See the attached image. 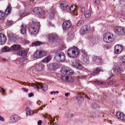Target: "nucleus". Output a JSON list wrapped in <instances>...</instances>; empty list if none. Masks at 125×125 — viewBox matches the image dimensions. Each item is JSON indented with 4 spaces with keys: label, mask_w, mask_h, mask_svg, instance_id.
Wrapping results in <instances>:
<instances>
[{
    "label": "nucleus",
    "mask_w": 125,
    "mask_h": 125,
    "mask_svg": "<svg viewBox=\"0 0 125 125\" xmlns=\"http://www.w3.org/2000/svg\"><path fill=\"white\" fill-rule=\"evenodd\" d=\"M80 50L76 46H74L68 49L67 54L70 57L76 58L78 55Z\"/></svg>",
    "instance_id": "obj_1"
},
{
    "label": "nucleus",
    "mask_w": 125,
    "mask_h": 125,
    "mask_svg": "<svg viewBox=\"0 0 125 125\" xmlns=\"http://www.w3.org/2000/svg\"><path fill=\"white\" fill-rule=\"evenodd\" d=\"M39 27V23L33 22L29 28V32L31 34H35L38 32Z\"/></svg>",
    "instance_id": "obj_2"
},
{
    "label": "nucleus",
    "mask_w": 125,
    "mask_h": 125,
    "mask_svg": "<svg viewBox=\"0 0 125 125\" xmlns=\"http://www.w3.org/2000/svg\"><path fill=\"white\" fill-rule=\"evenodd\" d=\"M115 39L114 35L112 33L110 32H107L105 33L103 37L104 41L107 43H110L113 42Z\"/></svg>",
    "instance_id": "obj_3"
},
{
    "label": "nucleus",
    "mask_w": 125,
    "mask_h": 125,
    "mask_svg": "<svg viewBox=\"0 0 125 125\" xmlns=\"http://www.w3.org/2000/svg\"><path fill=\"white\" fill-rule=\"evenodd\" d=\"M102 70L100 68H97L95 69L94 71L93 72V73H91L90 74H88L87 76H83L81 77H79V79H85L87 80L88 78H91L93 76H95V73L98 74V73L101 71Z\"/></svg>",
    "instance_id": "obj_4"
},
{
    "label": "nucleus",
    "mask_w": 125,
    "mask_h": 125,
    "mask_svg": "<svg viewBox=\"0 0 125 125\" xmlns=\"http://www.w3.org/2000/svg\"><path fill=\"white\" fill-rule=\"evenodd\" d=\"M114 31L116 34L118 36L125 34V28L121 27H116Z\"/></svg>",
    "instance_id": "obj_5"
},
{
    "label": "nucleus",
    "mask_w": 125,
    "mask_h": 125,
    "mask_svg": "<svg viewBox=\"0 0 125 125\" xmlns=\"http://www.w3.org/2000/svg\"><path fill=\"white\" fill-rule=\"evenodd\" d=\"M54 58L57 61H61L64 60L65 57L63 52H58L55 53Z\"/></svg>",
    "instance_id": "obj_6"
},
{
    "label": "nucleus",
    "mask_w": 125,
    "mask_h": 125,
    "mask_svg": "<svg viewBox=\"0 0 125 125\" xmlns=\"http://www.w3.org/2000/svg\"><path fill=\"white\" fill-rule=\"evenodd\" d=\"M32 86L34 88L38 89H41L43 90L46 91L48 89V86L47 85H42L40 83H36V84H32Z\"/></svg>",
    "instance_id": "obj_7"
},
{
    "label": "nucleus",
    "mask_w": 125,
    "mask_h": 125,
    "mask_svg": "<svg viewBox=\"0 0 125 125\" xmlns=\"http://www.w3.org/2000/svg\"><path fill=\"white\" fill-rule=\"evenodd\" d=\"M71 62V65L74 67L79 70L83 69V67L82 65L76 61L73 60Z\"/></svg>",
    "instance_id": "obj_8"
},
{
    "label": "nucleus",
    "mask_w": 125,
    "mask_h": 125,
    "mask_svg": "<svg viewBox=\"0 0 125 125\" xmlns=\"http://www.w3.org/2000/svg\"><path fill=\"white\" fill-rule=\"evenodd\" d=\"M71 25V22L69 20L64 22L62 25L63 29L65 30L68 29L70 27Z\"/></svg>",
    "instance_id": "obj_9"
},
{
    "label": "nucleus",
    "mask_w": 125,
    "mask_h": 125,
    "mask_svg": "<svg viewBox=\"0 0 125 125\" xmlns=\"http://www.w3.org/2000/svg\"><path fill=\"white\" fill-rule=\"evenodd\" d=\"M6 41L5 35L2 33H0V45H3L6 43Z\"/></svg>",
    "instance_id": "obj_10"
},
{
    "label": "nucleus",
    "mask_w": 125,
    "mask_h": 125,
    "mask_svg": "<svg viewBox=\"0 0 125 125\" xmlns=\"http://www.w3.org/2000/svg\"><path fill=\"white\" fill-rule=\"evenodd\" d=\"M33 12L37 14L42 15H43L44 11L40 8L36 7L34 9Z\"/></svg>",
    "instance_id": "obj_11"
},
{
    "label": "nucleus",
    "mask_w": 125,
    "mask_h": 125,
    "mask_svg": "<svg viewBox=\"0 0 125 125\" xmlns=\"http://www.w3.org/2000/svg\"><path fill=\"white\" fill-rule=\"evenodd\" d=\"M60 6L61 9L65 11H66L67 10H68L69 8L68 4L64 1L61 2L60 4Z\"/></svg>",
    "instance_id": "obj_12"
},
{
    "label": "nucleus",
    "mask_w": 125,
    "mask_h": 125,
    "mask_svg": "<svg viewBox=\"0 0 125 125\" xmlns=\"http://www.w3.org/2000/svg\"><path fill=\"white\" fill-rule=\"evenodd\" d=\"M76 10H77L75 5H73L71 6L70 8V11L71 14H74L73 15H77L76 14L77 13Z\"/></svg>",
    "instance_id": "obj_13"
},
{
    "label": "nucleus",
    "mask_w": 125,
    "mask_h": 125,
    "mask_svg": "<svg viewBox=\"0 0 125 125\" xmlns=\"http://www.w3.org/2000/svg\"><path fill=\"white\" fill-rule=\"evenodd\" d=\"M27 52L25 50L19 51L17 52V55L19 56L22 57L26 56L27 55Z\"/></svg>",
    "instance_id": "obj_14"
},
{
    "label": "nucleus",
    "mask_w": 125,
    "mask_h": 125,
    "mask_svg": "<svg viewBox=\"0 0 125 125\" xmlns=\"http://www.w3.org/2000/svg\"><path fill=\"white\" fill-rule=\"evenodd\" d=\"M10 49L12 50L18 51L21 50L22 49L20 45L14 44L10 47Z\"/></svg>",
    "instance_id": "obj_15"
},
{
    "label": "nucleus",
    "mask_w": 125,
    "mask_h": 125,
    "mask_svg": "<svg viewBox=\"0 0 125 125\" xmlns=\"http://www.w3.org/2000/svg\"><path fill=\"white\" fill-rule=\"evenodd\" d=\"M19 119V117L17 115H14L11 117L10 122L12 123L17 122Z\"/></svg>",
    "instance_id": "obj_16"
},
{
    "label": "nucleus",
    "mask_w": 125,
    "mask_h": 125,
    "mask_svg": "<svg viewBox=\"0 0 125 125\" xmlns=\"http://www.w3.org/2000/svg\"><path fill=\"white\" fill-rule=\"evenodd\" d=\"M43 65L41 63H37L35 65V69L37 71H40L42 70Z\"/></svg>",
    "instance_id": "obj_17"
},
{
    "label": "nucleus",
    "mask_w": 125,
    "mask_h": 125,
    "mask_svg": "<svg viewBox=\"0 0 125 125\" xmlns=\"http://www.w3.org/2000/svg\"><path fill=\"white\" fill-rule=\"evenodd\" d=\"M56 10L53 8H52L51 10V12L49 14V18L50 19L52 18L54 16V15L56 14Z\"/></svg>",
    "instance_id": "obj_18"
},
{
    "label": "nucleus",
    "mask_w": 125,
    "mask_h": 125,
    "mask_svg": "<svg viewBox=\"0 0 125 125\" xmlns=\"http://www.w3.org/2000/svg\"><path fill=\"white\" fill-rule=\"evenodd\" d=\"M117 117L120 119L125 120V115L120 112H117L116 113Z\"/></svg>",
    "instance_id": "obj_19"
},
{
    "label": "nucleus",
    "mask_w": 125,
    "mask_h": 125,
    "mask_svg": "<svg viewBox=\"0 0 125 125\" xmlns=\"http://www.w3.org/2000/svg\"><path fill=\"white\" fill-rule=\"evenodd\" d=\"M49 37L50 40L53 41L57 39V36L56 33H52L49 35Z\"/></svg>",
    "instance_id": "obj_20"
},
{
    "label": "nucleus",
    "mask_w": 125,
    "mask_h": 125,
    "mask_svg": "<svg viewBox=\"0 0 125 125\" xmlns=\"http://www.w3.org/2000/svg\"><path fill=\"white\" fill-rule=\"evenodd\" d=\"M89 31L88 27L86 25L82 26L81 29V31L83 34L87 33Z\"/></svg>",
    "instance_id": "obj_21"
},
{
    "label": "nucleus",
    "mask_w": 125,
    "mask_h": 125,
    "mask_svg": "<svg viewBox=\"0 0 125 125\" xmlns=\"http://www.w3.org/2000/svg\"><path fill=\"white\" fill-rule=\"evenodd\" d=\"M74 36V34L72 31H71L69 32L67 35V39L70 40H73Z\"/></svg>",
    "instance_id": "obj_22"
},
{
    "label": "nucleus",
    "mask_w": 125,
    "mask_h": 125,
    "mask_svg": "<svg viewBox=\"0 0 125 125\" xmlns=\"http://www.w3.org/2000/svg\"><path fill=\"white\" fill-rule=\"evenodd\" d=\"M9 40L12 42H15L17 40V38L14 35H10L8 36Z\"/></svg>",
    "instance_id": "obj_23"
},
{
    "label": "nucleus",
    "mask_w": 125,
    "mask_h": 125,
    "mask_svg": "<svg viewBox=\"0 0 125 125\" xmlns=\"http://www.w3.org/2000/svg\"><path fill=\"white\" fill-rule=\"evenodd\" d=\"M122 69V66H117L115 67L114 72L116 74H119Z\"/></svg>",
    "instance_id": "obj_24"
},
{
    "label": "nucleus",
    "mask_w": 125,
    "mask_h": 125,
    "mask_svg": "<svg viewBox=\"0 0 125 125\" xmlns=\"http://www.w3.org/2000/svg\"><path fill=\"white\" fill-rule=\"evenodd\" d=\"M82 61H83L84 63L86 64L88 63L89 60L88 56L87 55L83 56V57L82 59Z\"/></svg>",
    "instance_id": "obj_25"
},
{
    "label": "nucleus",
    "mask_w": 125,
    "mask_h": 125,
    "mask_svg": "<svg viewBox=\"0 0 125 125\" xmlns=\"http://www.w3.org/2000/svg\"><path fill=\"white\" fill-rule=\"evenodd\" d=\"M26 31V25L22 24L21 25V33L23 35L24 34Z\"/></svg>",
    "instance_id": "obj_26"
},
{
    "label": "nucleus",
    "mask_w": 125,
    "mask_h": 125,
    "mask_svg": "<svg viewBox=\"0 0 125 125\" xmlns=\"http://www.w3.org/2000/svg\"><path fill=\"white\" fill-rule=\"evenodd\" d=\"M65 115H67L68 118L71 120H72L73 119V118L74 117V114L70 113H66Z\"/></svg>",
    "instance_id": "obj_27"
},
{
    "label": "nucleus",
    "mask_w": 125,
    "mask_h": 125,
    "mask_svg": "<svg viewBox=\"0 0 125 125\" xmlns=\"http://www.w3.org/2000/svg\"><path fill=\"white\" fill-rule=\"evenodd\" d=\"M57 65L56 63H52L50 64L49 65V68L51 70L55 69L56 68Z\"/></svg>",
    "instance_id": "obj_28"
},
{
    "label": "nucleus",
    "mask_w": 125,
    "mask_h": 125,
    "mask_svg": "<svg viewBox=\"0 0 125 125\" xmlns=\"http://www.w3.org/2000/svg\"><path fill=\"white\" fill-rule=\"evenodd\" d=\"M68 70H69V68L66 67H64L62 69H61V72L62 73L67 74V72Z\"/></svg>",
    "instance_id": "obj_29"
},
{
    "label": "nucleus",
    "mask_w": 125,
    "mask_h": 125,
    "mask_svg": "<svg viewBox=\"0 0 125 125\" xmlns=\"http://www.w3.org/2000/svg\"><path fill=\"white\" fill-rule=\"evenodd\" d=\"M39 51L37 50L34 53L33 56L34 57L36 58H40V55L39 53Z\"/></svg>",
    "instance_id": "obj_30"
},
{
    "label": "nucleus",
    "mask_w": 125,
    "mask_h": 125,
    "mask_svg": "<svg viewBox=\"0 0 125 125\" xmlns=\"http://www.w3.org/2000/svg\"><path fill=\"white\" fill-rule=\"evenodd\" d=\"M93 60L94 62L97 61L99 62L101 60V58L100 57H98L97 56H92Z\"/></svg>",
    "instance_id": "obj_31"
},
{
    "label": "nucleus",
    "mask_w": 125,
    "mask_h": 125,
    "mask_svg": "<svg viewBox=\"0 0 125 125\" xmlns=\"http://www.w3.org/2000/svg\"><path fill=\"white\" fill-rule=\"evenodd\" d=\"M40 55V58H42L43 57L46 55V52L44 50L39 51Z\"/></svg>",
    "instance_id": "obj_32"
},
{
    "label": "nucleus",
    "mask_w": 125,
    "mask_h": 125,
    "mask_svg": "<svg viewBox=\"0 0 125 125\" xmlns=\"http://www.w3.org/2000/svg\"><path fill=\"white\" fill-rule=\"evenodd\" d=\"M76 97L79 103H81L83 101V98L80 95L76 96Z\"/></svg>",
    "instance_id": "obj_33"
},
{
    "label": "nucleus",
    "mask_w": 125,
    "mask_h": 125,
    "mask_svg": "<svg viewBox=\"0 0 125 125\" xmlns=\"http://www.w3.org/2000/svg\"><path fill=\"white\" fill-rule=\"evenodd\" d=\"M11 50L9 47L6 46L4 47L2 49L1 51L2 52H7Z\"/></svg>",
    "instance_id": "obj_34"
},
{
    "label": "nucleus",
    "mask_w": 125,
    "mask_h": 125,
    "mask_svg": "<svg viewBox=\"0 0 125 125\" xmlns=\"http://www.w3.org/2000/svg\"><path fill=\"white\" fill-rule=\"evenodd\" d=\"M118 49L120 51H122L123 50V47L120 44H117L115 46L114 49Z\"/></svg>",
    "instance_id": "obj_35"
},
{
    "label": "nucleus",
    "mask_w": 125,
    "mask_h": 125,
    "mask_svg": "<svg viewBox=\"0 0 125 125\" xmlns=\"http://www.w3.org/2000/svg\"><path fill=\"white\" fill-rule=\"evenodd\" d=\"M11 10V8L10 6H9L7 8L5 11V13L6 15L9 14Z\"/></svg>",
    "instance_id": "obj_36"
},
{
    "label": "nucleus",
    "mask_w": 125,
    "mask_h": 125,
    "mask_svg": "<svg viewBox=\"0 0 125 125\" xmlns=\"http://www.w3.org/2000/svg\"><path fill=\"white\" fill-rule=\"evenodd\" d=\"M42 44V43L41 42L37 41L35 42H33L32 43V45L35 46H37L40 45Z\"/></svg>",
    "instance_id": "obj_37"
},
{
    "label": "nucleus",
    "mask_w": 125,
    "mask_h": 125,
    "mask_svg": "<svg viewBox=\"0 0 125 125\" xmlns=\"http://www.w3.org/2000/svg\"><path fill=\"white\" fill-rule=\"evenodd\" d=\"M51 59V57L48 56L42 60V62H49Z\"/></svg>",
    "instance_id": "obj_38"
},
{
    "label": "nucleus",
    "mask_w": 125,
    "mask_h": 125,
    "mask_svg": "<svg viewBox=\"0 0 125 125\" xmlns=\"http://www.w3.org/2000/svg\"><path fill=\"white\" fill-rule=\"evenodd\" d=\"M90 15L91 12L89 10H88L85 12L84 14L85 17L86 18L89 17L90 16Z\"/></svg>",
    "instance_id": "obj_39"
},
{
    "label": "nucleus",
    "mask_w": 125,
    "mask_h": 125,
    "mask_svg": "<svg viewBox=\"0 0 125 125\" xmlns=\"http://www.w3.org/2000/svg\"><path fill=\"white\" fill-rule=\"evenodd\" d=\"M5 17V15L3 12H0V19L1 20H3Z\"/></svg>",
    "instance_id": "obj_40"
},
{
    "label": "nucleus",
    "mask_w": 125,
    "mask_h": 125,
    "mask_svg": "<svg viewBox=\"0 0 125 125\" xmlns=\"http://www.w3.org/2000/svg\"><path fill=\"white\" fill-rule=\"evenodd\" d=\"M73 71L71 69H70L69 68V70H68L67 71V74L68 75H71L72 74H73Z\"/></svg>",
    "instance_id": "obj_41"
},
{
    "label": "nucleus",
    "mask_w": 125,
    "mask_h": 125,
    "mask_svg": "<svg viewBox=\"0 0 125 125\" xmlns=\"http://www.w3.org/2000/svg\"><path fill=\"white\" fill-rule=\"evenodd\" d=\"M81 51L83 53V56L87 55V52L84 50L82 49L81 50Z\"/></svg>",
    "instance_id": "obj_42"
},
{
    "label": "nucleus",
    "mask_w": 125,
    "mask_h": 125,
    "mask_svg": "<svg viewBox=\"0 0 125 125\" xmlns=\"http://www.w3.org/2000/svg\"><path fill=\"white\" fill-rule=\"evenodd\" d=\"M115 52L116 54H119L121 53L122 51H120V50L118 49H114Z\"/></svg>",
    "instance_id": "obj_43"
},
{
    "label": "nucleus",
    "mask_w": 125,
    "mask_h": 125,
    "mask_svg": "<svg viewBox=\"0 0 125 125\" xmlns=\"http://www.w3.org/2000/svg\"><path fill=\"white\" fill-rule=\"evenodd\" d=\"M83 20H81L79 21L77 24V26H79L81 25H82L83 23Z\"/></svg>",
    "instance_id": "obj_44"
},
{
    "label": "nucleus",
    "mask_w": 125,
    "mask_h": 125,
    "mask_svg": "<svg viewBox=\"0 0 125 125\" xmlns=\"http://www.w3.org/2000/svg\"><path fill=\"white\" fill-rule=\"evenodd\" d=\"M92 107L95 108L99 107L98 105L96 103H93L92 105Z\"/></svg>",
    "instance_id": "obj_45"
},
{
    "label": "nucleus",
    "mask_w": 125,
    "mask_h": 125,
    "mask_svg": "<svg viewBox=\"0 0 125 125\" xmlns=\"http://www.w3.org/2000/svg\"><path fill=\"white\" fill-rule=\"evenodd\" d=\"M97 83L99 85L105 84V82H103L101 81H97Z\"/></svg>",
    "instance_id": "obj_46"
},
{
    "label": "nucleus",
    "mask_w": 125,
    "mask_h": 125,
    "mask_svg": "<svg viewBox=\"0 0 125 125\" xmlns=\"http://www.w3.org/2000/svg\"><path fill=\"white\" fill-rule=\"evenodd\" d=\"M116 83V82L114 81H111L110 82H109L108 83V84L113 85L114 84Z\"/></svg>",
    "instance_id": "obj_47"
},
{
    "label": "nucleus",
    "mask_w": 125,
    "mask_h": 125,
    "mask_svg": "<svg viewBox=\"0 0 125 125\" xmlns=\"http://www.w3.org/2000/svg\"><path fill=\"white\" fill-rule=\"evenodd\" d=\"M13 21H12L9 20H7V23L9 25H12Z\"/></svg>",
    "instance_id": "obj_48"
},
{
    "label": "nucleus",
    "mask_w": 125,
    "mask_h": 125,
    "mask_svg": "<svg viewBox=\"0 0 125 125\" xmlns=\"http://www.w3.org/2000/svg\"><path fill=\"white\" fill-rule=\"evenodd\" d=\"M27 114L29 115H31L33 114V112L31 110L29 111V112L27 113Z\"/></svg>",
    "instance_id": "obj_49"
},
{
    "label": "nucleus",
    "mask_w": 125,
    "mask_h": 125,
    "mask_svg": "<svg viewBox=\"0 0 125 125\" xmlns=\"http://www.w3.org/2000/svg\"><path fill=\"white\" fill-rule=\"evenodd\" d=\"M96 39H97V38H94V37H91V38L90 39V40L92 42H93L94 41V40H95Z\"/></svg>",
    "instance_id": "obj_50"
},
{
    "label": "nucleus",
    "mask_w": 125,
    "mask_h": 125,
    "mask_svg": "<svg viewBox=\"0 0 125 125\" xmlns=\"http://www.w3.org/2000/svg\"><path fill=\"white\" fill-rule=\"evenodd\" d=\"M122 61L123 64L125 65V56H123L122 57Z\"/></svg>",
    "instance_id": "obj_51"
},
{
    "label": "nucleus",
    "mask_w": 125,
    "mask_h": 125,
    "mask_svg": "<svg viewBox=\"0 0 125 125\" xmlns=\"http://www.w3.org/2000/svg\"><path fill=\"white\" fill-rule=\"evenodd\" d=\"M5 91V90L4 88L1 86L0 87V92L4 93Z\"/></svg>",
    "instance_id": "obj_52"
},
{
    "label": "nucleus",
    "mask_w": 125,
    "mask_h": 125,
    "mask_svg": "<svg viewBox=\"0 0 125 125\" xmlns=\"http://www.w3.org/2000/svg\"><path fill=\"white\" fill-rule=\"evenodd\" d=\"M25 110L27 113L29 112V111L31 110L30 108L28 107H27L26 108Z\"/></svg>",
    "instance_id": "obj_53"
},
{
    "label": "nucleus",
    "mask_w": 125,
    "mask_h": 125,
    "mask_svg": "<svg viewBox=\"0 0 125 125\" xmlns=\"http://www.w3.org/2000/svg\"><path fill=\"white\" fill-rule=\"evenodd\" d=\"M24 60V58H20L19 60L18 61L21 62H23Z\"/></svg>",
    "instance_id": "obj_54"
},
{
    "label": "nucleus",
    "mask_w": 125,
    "mask_h": 125,
    "mask_svg": "<svg viewBox=\"0 0 125 125\" xmlns=\"http://www.w3.org/2000/svg\"><path fill=\"white\" fill-rule=\"evenodd\" d=\"M21 89L24 92H27L28 89L27 88H21Z\"/></svg>",
    "instance_id": "obj_55"
},
{
    "label": "nucleus",
    "mask_w": 125,
    "mask_h": 125,
    "mask_svg": "<svg viewBox=\"0 0 125 125\" xmlns=\"http://www.w3.org/2000/svg\"><path fill=\"white\" fill-rule=\"evenodd\" d=\"M34 96V94L32 93H29L28 95V96L29 97H31L32 96Z\"/></svg>",
    "instance_id": "obj_56"
},
{
    "label": "nucleus",
    "mask_w": 125,
    "mask_h": 125,
    "mask_svg": "<svg viewBox=\"0 0 125 125\" xmlns=\"http://www.w3.org/2000/svg\"><path fill=\"white\" fill-rule=\"evenodd\" d=\"M18 83H21V84L24 85V84H25L26 85H27V83H24L23 82H22L21 81H18Z\"/></svg>",
    "instance_id": "obj_57"
},
{
    "label": "nucleus",
    "mask_w": 125,
    "mask_h": 125,
    "mask_svg": "<svg viewBox=\"0 0 125 125\" xmlns=\"http://www.w3.org/2000/svg\"><path fill=\"white\" fill-rule=\"evenodd\" d=\"M0 120L2 121H4V118L0 115Z\"/></svg>",
    "instance_id": "obj_58"
},
{
    "label": "nucleus",
    "mask_w": 125,
    "mask_h": 125,
    "mask_svg": "<svg viewBox=\"0 0 125 125\" xmlns=\"http://www.w3.org/2000/svg\"><path fill=\"white\" fill-rule=\"evenodd\" d=\"M42 121L41 120H39L37 122V124L38 125H41L42 123Z\"/></svg>",
    "instance_id": "obj_59"
},
{
    "label": "nucleus",
    "mask_w": 125,
    "mask_h": 125,
    "mask_svg": "<svg viewBox=\"0 0 125 125\" xmlns=\"http://www.w3.org/2000/svg\"><path fill=\"white\" fill-rule=\"evenodd\" d=\"M49 119L50 120L51 119V123H52L53 122H54V120L53 119H52V118L51 117H50V118H49Z\"/></svg>",
    "instance_id": "obj_60"
},
{
    "label": "nucleus",
    "mask_w": 125,
    "mask_h": 125,
    "mask_svg": "<svg viewBox=\"0 0 125 125\" xmlns=\"http://www.w3.org/2000/svg\"><path fill=\"white\" fill-rule=\"evenodd\" d=\"M42 102L40 100L38 101L37 102V104H42Z\"/></svg>",
    "instance_id": "obj_61"
},
{
    "label": "nucleus",
    "mask_w": 125,
    "mask_h": 125,
    "mask_svg": "<svg viewBox=\"0 0 125 125\" xmlns=\"http://www.w3.org/2000/svg\"><path fill=\"white\" fill-rule=\"evenodd\" d=\"M31 103V102L30 101H28L27 102L26 104L27 105H29Z\"/></svg>",
    "instance_id": "obj_62"
},
{
    "label": "nucleus",
    "mask_w": 125,
    "mask_h": 125,
    "mask_svg": "<svg viewBox=\"0 0 125 125\" xmlns=\"http://www.w3.org/2000/svg\"><path fill=\"white\" fill-rule=\"evenodd\" d=\"M122 77L123 78V79L125 80V74H122Z\"/></svg>",
    "instance_id": "obj_63"
},
{
    "label": "nucleus",
    "mask_w": 125,
    "mask_h": 125,
    "mask_svg": "<svg viewBox=\"0 0 125 125\" xmlns=\"http://www.w3.org/2000/svg\"><path fill=\"white\" fill-rule=\"evenodd\" d=\"M85 10V8H82L81 11L82 12H84Z\"/></svg>",
    "instance_id": "obj_64"
}]
</instances>
